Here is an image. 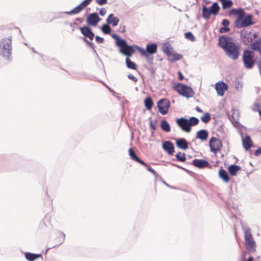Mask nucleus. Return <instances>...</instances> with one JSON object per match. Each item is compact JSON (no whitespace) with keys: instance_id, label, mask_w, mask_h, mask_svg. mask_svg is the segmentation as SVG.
<instances>
[{"instance_id":"obj_1","label":"nucleus","mask_w":261,"mask_h":261,"mask_svg":"<svg viewBox=\"0 0 261 261\" xmlns=\"http://www.w3.org/2000/svg\"><path fill=\"white\" fill-rule=\"evenodd\" d=\"M218 45L225 51L226 56L233 60L238 59L240 53V45L236 44L233 38L227 35L220 36L218 39Z\"/></svg>"},{"instance_id":"obj_2","label":"nucleus","mask_w":261,"mask_h":261,"mask_svg":"<svg viewBox=\"0 0 261 261\" xmlns=\"http://www.w3.org/2000/svg\"><path fill=\"white\" fill-rule=\"evenodd\" d=\"M112 37L116 41V45L119 48V52L122 55L126 56V57H131L135 52V45H130L128 44L125 39L121 38L116 34H111Z\"/></svg>"},{"instance_id":"obj_3","label":"nucleus","mask_w":261,"mask_h":261,"mask_svg":"<svg viewBox=\"0 0 261 261\" xmlns=\"http://www.w3.org/2000/svg\"><path fill=\"white\" fill-rule=\"evenodd\" d=\"M12 39L5 38L0 40V55L5 59L12 60Z\"/></svg>"},{"instance_id":"obj_4","label":"nucleus","mask_w":261,"mask_h":261,"mask_svg":"<svg viewBox=\"0 0 261 261\" xmlns=\"http://www.w3.org/2000/svg\"><path fill=\"white\" fill-rule=\"evenodd\" d=\"M244 240L245 248L250 253H254L256 251V243L252 237L251 229L248 228L244 230Z\"/></svg>"},{"instance_id":"obj_5","label":"nucleus","mask_w":261,"mask_h":261,"mask_svg":"<svg viewBox=\"0 0 261 261\" xmlns=\"http://www.w3.org/2000/svg\"><path fill=\"white\" fill-rule=\"evenodd\" d=\"M242 61L244 66L246 69H252L256 63L253 51L247 49H244L242 55Z\"/></svg>"},{"instance_id":"obj_6","label":"nucleus","mask_w":261,"mask_h":261,"mask_svg":"<svg viewBox=\"0 0 261 261\" xmlns=\"http://www.w3.org/2000/svg\"><path fill=\"white\" fill-rule=\"evenodd\" d=\"M174 89L180 95L186 98L192 97L194 95V91L191 87L181 83L175 85Z\"/></svg>"},{"instance_id":"obj_7","label":"nucleus","mask_w":261,"mask_h":261,"mask_svg":"<svg viewBox=\"0 0 261 261\" xmlns=\"http://www.w3.org/2000/svg\"><path fill=\"white\" fill-rule=\"evenodd\" d=\"M254 23L255 22L253 20V15L251 14H245L239 22H236V27L237 28H245Z\"/></svg>"},{"instance_id":"obj_8","label":"nucleus","mask_w":261,"mask_h":261,"mask_svg":"<svg viewBox=\"0 0 261 261\" xmlns=\"http://www.w3.org/2000/svg\"><path fill=\"white\" fill-rule=\"evenodd\" d=\"M135 47L138 49L141 55L148 58V55H152L155 54L157 51L158 46L154 43H148L146 45V49H144L142 47L135 45Z\"/></svg>"},{"instance_id":"obj_9","label":"nucleus","mask_w":261,"mask_h":261,"mask_svg":"<svg viewBox=\"0 0 261 261\" xmlns=\"http://www.w3.org/2000/svg\"><path fill=\"white\" fill-rule=\"evenodd\" d=\"M170 106V102L167 98H162L157 102V107L159 112L164 115L168 113V109Z\"/></svg>"},{"instance_id":"obj_10","label":"nucleus","mask_w":261,"mask_h":261,"mask_svg":"<svg viewBox=\"0 0 261 261\" xmlns=\"http://www.w3.org/2000/svg\"><path fill=\"white\" fill-rule=\"evenodd\" d=\"M211 151L216 154L222 148V143L220 139L212 137L209 141Z\"/></svg>"},{"instance_id":"obj_11","label":"nucleus","mask_w":261,"mask_h":261,"mask_svg":"<svg viewBox=\"0 0 261 261\" xmlns=\"http://www.w3.org/2000/svg\"><path fill=\"white\" fill-rule=\"evenodd\" d=\"M189 120L185 117L177 118L176 122L179 127L184 132L189 133L191 130Z\"/></svg>"},{"instance_id":"obj_12","label":"nucleus","mask_w":261,"mask_h":261,"mask_svg":"<svg viewBox=\"0 0 261 261\" xmlns=\"http://www.w3.org/2000/svg\"><path fill=\"white\" fill-rule=\"evenodd\" d=\"M101 19L99 17L98 14L95 12L89 14L87 17L86 22L89 26L96 27L97 23L100 21Z\"/></svg>"},{"instance_id":"obj_13","label":"nucleus","mask_w":261,"mask_h":261,"mask_svg":"<svg viewBox=\"0 0 261 261\" xmlns=\"http://www.w3.org/2000/svg\"><path fill=\"white\" fill-rule=\"evenodd\" d=\"M80 30L82 34L84 36V38H88L90 40H92L94 38V34L89 27L84 26L83 27H80Z\"/></svg>"},{"instance_id":"obj_14","label":"nucleus","mask_w":261,"mask_h":261,"mask_svg":"<svg viewBox=\"0 0 261 261\" xmlns=\"http://www.w3.org/2000/svg\"><path fill=\"white\" fill-rule=\"evenodd\" d=\"M242 141L243 147L246 151H250V148L254 146L250 136L247 134L246 135L245 137H242Z\"/></svg>"},{"instance_id":"obj_15","label":"nucleus","mask_w":261,"mask_h":261,"mask_svg":"<svg viewBox=\"0 0 261 261\" xmlns=\"http://www.w3.org/2000/svg\"><path fill=\"white\" fill-rule=\"evenodd\" d=\"M215 89L219 96H223L224 92L228 89V85L224 82H218L215 84Z\"/></svg>"},{"instance_id":"obj_16","label":"nucleus","mask_w":261,"mask_h":261,"mask_svg":"<svg viewBox=\"0 0 261 261\" xmlns=\"http://www.w3.org/2000/svg\"><path fill=\"white\" fill-rule=\"evenodd\" d=\"M92 0H84L79 5L71 10V13L77 14L86 8L91 2Z\"/></svg>"},{"instance_id":"obj_17","label":"nucleus","mask_w":261,"mask_h":261,"mask_svg":"<svg viewBox=\"0 0 261 261\" xmlns=\"http://www.w3.org/2000/svg\"><path fill=\"white\" fill-rule=\"evenodd\" d=\"M188 164L193 165L199 169H203L209 166L208 162L203 159H196L193 160L191 163H188Z\"/></svg>"},{"instance_id":"obj_18","label":"nucleus","mask_w":261,"mask_h":261,"mask_svg":"<svg viewBox=\"0 0 261 261\" xmlns=\"http://www.w3.org/2000/svg\"><path fill=\"white\" fill-rule=\"evenodd\" d=\"M163 149L167 152L169 155H172L174 152V146L170 141H165L162 144Z\"/></svg>"},{"instance_id":"obj_19","label":"nucleus","mask_w":261,"mask_h":261,"mask_svg":"<svg viewBox=\"0 0 261 261\" xmlns=\"http://www.w3.org/2000/svg\"><path fill=\"white\" fill-rule=\"evenodd\" d=\"M175 144L177 147L182 150H186L189 147V142L183 138L175 139Z\"/></svg>"},{"instance_id":"obj_20","label":"nucleus","mask_w":261,"mask_h":261,"mask_svg":"<svg viewBox=\"0 0 261 261\" xmlns=\"http://www.w3.org/2000/svg\"><path fill=\"white\" fill-rule=\"evenodd\" d=\"M128 154L131 160L135 161L141 165H146V163L137 156L133 148H130L128 149Z\"/></svg>"},{"instance_id":"obj_21","label":"nucleus","mask_w":261,"mask_h":261,"mask_svg":"<svg viewBox=\"0 0 261 261\" xmlns=\"http://www.w3.org/2000/svg\"><path fill=\"white\" fill-rule=\"evenodd\" d=\"M106 22L108 24H112L114 27L118 24L119 19L117 17H115L113 13L109 15L106 19Z\"/></svg>"},{"instance_id":"obj_22","label":"nucleus","mask_w":261,"mask_h":261,"mask_svg":"<svg viewBox=\"0 0 261 261\" xmlns=\"http://www.w3.org/2000/svg\"><path fill=\"white\" fill-rule=\"evenodd\" d=\"M251 48L253 50L258 51L259 55L261 56V38L255 40L254 42L250 43Z\"/></svg>"},{"instance_id":"obj_23","label":"nucleus","mask_w":261,"mask_h":261,"mask_svg":"<svg viewBox=\"0 0 261 261\" xmlns=\"http://www.w3.org/2000/svg\"><path fill=\"white\" fill-rule=\"evenodd\" d=\"M208 136V133L206 129H200L196 133V138L199 139L201 141L206 140Z\"/></svg>"},{"instance_id":"obj_24","label":"nucleus","mask_w":261,"mask_h":261,"mask_svg":"<svg viewBox=\"0 0 261 261\" xmlns=\"http://www.w3.org/2000/svg\"><path fill=\"white\" fill-rule=\"evenodd\" d=\"M219 177L225 182H229L230 179L228 173L225 170L223 169L222 167H221L219 171Z\"/></svg>"},{"instance_id":"obj_25","label":"nucleus","mask_w":261,"mask_h":261,"mask_svg":"<svg viewBox=\"0 0 261 261\" xmlns=\"http://www.w3.org/2000/svg\"><path fill=\"white\" fill-rule=\"evenodd\" d=\"M24 256L25 259L28 261H34L37 258L41 256V254L26 252L24 253Z\"/></svg>"},{"instance_id":"obj_26","label":"nucleus","mask_w":261,"mask_h":261,"mask_svg":"<svg viewBox=\"0 0 261 261\" xmlns=\"http://www.w3.org/2000/svg\"><path fill=\"white\" fill-rule=\"evenodd\" d=\"M241 168L240 166L234 164H232L230 165L228 167V171L229 173L231 176H236L237 175L238 171H239L241 169Z\"/></svg>"},{"instance_id":"obj_27","label":"nucleus","mask_w":261,"mask_h":261,"mask_svg":"<svg viewBox=\"0 0 261 261\" xmlns=\"http://www.w3.org/2000/svg\"><path fill=\"white\" fill-rule=\"evenodd\" d=\"M212 14L211 11L207 8L205 5H203L202 7V16L205 19H209L210 15Z\"/></svg>"},{"instance_id":"obj_28","label":"nucleus","mask_w":261,"mask_h":261,"mask_svg":"<svg viewBox=\"0 0 261 261\" xmlns=\"http://www.w3.org/2000/svg\"><path fill=\"white\" fill-rule=\"evenodd\" d=\"M182 58V55L180 54H177L176 51H173L172 53L171 56L169 58L168 60L171 62H175Z\"/></svg>"},{"instance_id":"obj_29","label":"nucleus","mask_w":261,"mask_h":261,"mask_svg":"<svg viewBox=\"0 0 261 261\" xmlns=\"http://www.w3.org/2000/svg\"><path fill=\"white\" fill-rule=\"evenodd\" d=\"M153 102L152 98L148 96L144 100V106L148 110H150L153 106Z\"/></svg>"},{"instance_id":"obj_30","label":"nucleus","mask_w":261,"mask_h":261,"mask_svg":"<svg viewBox=\"0 0 261 261\" xmlns=\"http://www.w3.org/2000/svg\"><path fill=\"white\" fill-rule=\"evenodd\" d=\"M208 9L211 11L213 15H216L218 14L220 8L217 2H214Z\"/></svg>"},{"instance_id":"obj_31","label":"nucleus","mask_w":261,"mask_h":261,"mask_svg":"<svg viewBox=\"0 0 261 261\" xmlns=\"http://www.w3.org/2000/svg\"><path fill=\"white\" fill-rule=\"evenodd\" d=\"M73 77L79 79H90V75L85 72L74 73L73 74Z\"/></svg>"},{"instance_id":"obj_32","label":"nucleus","mask_w":261,"mask_h":261,"mask_svg":"<svg viewBox=\"0 0 261 261\" xmlns=\"http://www.w3.org/2000/svg\"><path fill=\"white\" fill-rule=\"evenodd\" d=\"M71 10L70 11H64V12H57L55 14V18L56 19H61L63 18L65 16V14L72 15H75V13H71Z\"/></svg>"},{"instance_id":"obj_33","label":"nucleus","mask_w":261,"mask_h":261,"mask_svg":"<svg viewBox=\"0 0 261 261\" xmlns=\"http://www.w3.org/2000/svg\"><path fill=\"white\" fill-rule=\"evenodd\" d=\"M129 57H126L125 59V62L126 66L128 68L136 70L137 68L136 64L130 60Z\"/></svg>"},{"instance_id":"obj_34","label":"nucleus","mask_w":261,"mask_h":261,"mask_svg":"<svg viewBox=\"0 0 261 261\" xmlns=\"http://www.w3.org/2000/svg\"><path fill=\"white\" fill-rule=\"evenodd\" d=\"M163 52L166 54V56L168 58H170L171 56L172 51H173V48L171 46L170 44H168L166 45L165 44V47L163 48Z\"/></svg>"},{"instance_id":"obj_35","label":"nucleus","mask_w":261,"mask_h":261,"mask_svg":"<svg viewBox=\"0 0 261 261\" xmlns=\"http://www.w3.org/2000/svg\"><path fill=\"white\" fill-rule=\"evenodd\" d=\"M161 128L166 132H169L171 130L170 126L167 121L163 120L161 122Z\"/></svg>"},{"instance_id":"obj_36","label":"nucleus","mask_w":261,"mask_h":261,"mask_svg":"<svg viewBox=\"0 0 261 261\" xmlns=\"http://www.w3.org/2000/svg\"><path fill=\"white\" fill-rule=\"evenodd\" d=\"M81 39H82L84 42H85L90 47H91L93 49V51L95 55V57L100 60V58L99 57L95 49V45L94 43L90 41H88L86 38H83L82 37H81Z\"/></svg>"},{"instance_id":"obj_37","label":"nucleus","mask_w":261,"mask_h":261,"mask_svg":"<svg viewBox=\"0 0 261 261\" xmlns=\"http://www.w3.org/2000/svg\"><path fill=\"white\" fill-rule=\"evenodd\" d=\"M100 30L104 34H110L112 29L107 23L102 25L100 28Z\"/></svg>"},{"instance_id":"obj_38","label":"nucleus","mask_w":261,"mask_h":261,"mask_svg":"<svg viewBox=\"0 0 261 261\" xmlns=\"http://www.w3.org/2000/svg\"><path fill=\"white\" fill-rule=\"evenodd\" d=\"M239 112L238 111H233L231 115L232 119H230L232 123H236L238 125H240L239 122Z\"/></svg>"},{"instance_id":"obj_39","label":"nucleus","mask_w":261,"mask_h":261,"mask_svg":"<svg viewBox=\"0 0 261 261\" xmlns=\"http://www.w3.org/2000/svg\"><path fill=\"white\" fill-rule=\"evenodd\" d=\"M242 42L245 45H250L253 40L252 34H250L248 36H245V37L241 39Z\"/></svg>"},{"instance_id":"obj_40","label":"nucleus","mask_w":261,"mask_h":261,"mask_svg":"<svg viewBox=\"0 0 261 261\" xmlns=\"http://www.w3.org/2000/svg\"><path fill=\"white\" fill-rule=\"evenodd\" d=\"M175 157L176 160L178 162H184L186 160V154L185 153L179 152L176 154Z\"/></svg>"},{"instance_id":"obj_41","label":"nucleus","mask_w":261,"mask_h":261,"mask_svg":"<svg viewBox=\"0 0 261 261\" xmlns=\"http://www.w3.org/2000/svg\"><path fill=\"white\" fill-rule=\"evenodd\" d=\"M245 12L244 11V9L242 8H239L238 9H237V16H238L237 18L236 19V21H235V22H239V21H240V19L243 17L244 16V15L245 14Z\"/></svg>"},{"instance_id":"obj_42","label":"nucleus","mask_w":261,"mask_h":261,"mask_svg":"<svg viewBox=\"0 0 261 261\" xmlns=\"http://www.w3.org/2000/svg\"><path fill=\"white\" fill-rule=\"evenodd\" d=\"M211 115L209 113L206 112L201 117V120L204 123H207L211 120Z\"/></svg>"},{"instance_id":"obj_43","label":"nucleus","mask_w":261,"mask_h":261,"mask_svg":"<svg viewBox=\"0 0 261 261\" xmlns=\"http://www.w3.org/2000/svg\"><path fill=\"white\" fill-rule=\"evenodd\" d=\"M188 120L191 127L197 125L199 122V119L194 116L191 117Z\"/></svg>"},{"instance_id":"obj_44","label":"nucleus","mask_w":261,"mask_h":261,"mask_svg":"<svg viewBox=\"0 0 261 261\" xmlns=\"http://www.w3.org/2000/svg\"><path fill=\"white\" fill-rule=\"evenodd\" d=\"M60 233L62 236V239L60 241V242L58 244H57L56 245H54V246H53L51 247L47 248L46 250V252L47 251H48L49 249H50L51 248H55V247H56L57 246H60V245H61L63 243V242L65 241V234L63 232H61Z\"/></svg>"},{"instance_id":"obj_45","label":"nucleus","mask_w":261,"mask_h":261,"mask_svg":"<svg viewBox=\"0 0 261 261\" xmlns=\"http://www.w3.org/2000/svg\"><path fill=\"white\" fill-rule=\"evenodd\" d=\"M185 37L191 41H194L195 40V37L194 36V35L191 32H188L185 33L184 34Z\"/></svg>"},{"instance_id":"obj_46","label":"nucleus","mask_w":261,"mask_h":261,"mask_svg":"<svg viewBox=\"0 0 261 261\" xmlns=\"http://www.w3.org/2000/svg\"><path fill=\"white\" fill-rule=\"evenodd\" d=\"M251 34V33L250 31H249L246 29H243L240 32V39H241L242 38L245 37V36H248L249 35H250Z\"/></svg>"},{"instance_id":"obj_47","label":"nucleus","mask_w":261,"mask_h":261,"mask_svg":"<svg viewBox=\"0 0 261 261\" xmlns=\"http://www.w3.org/2000/svg\"><path fill=\"white\" fill-rule=\"evenodd\" d=\"M149 119L150 120L149 122V126L150 128L152 130H154L156 129V124H157V120L154 119L153 121H152L151 120V118H149Z\"/></svg>"},{"instance_id":"obj_48","label":"nucleus","mask_w":261,"mask_h":261,"mask_svg":"<svg viewBox=\"0 0 261 261\" xmlns=\"http://www.w3.org/2000/svg\"><path fill=\"white\" fill-rule=\"evenodd\" d=\"M143 166H145L146 167V169L148 171L152 173L155 177H157L158 176V174L156 172V171L150 166H149L148 165H143Z\"/></svg>"},{"instance_id":"obj_49","label":"nucleus","mask_w":261,"mask_h":261,"mask_svg":"<svg viewBox=\"0 0 261 261\" xmlns=\"http://www.w3.org/2000/svg\"><path fill=\"white\" fill-rule=\"evenodd\" d=\"M235 87L237 91H240L242 89V83L239 80L235 82Z\"/></svg>"},{"instance_id":"obj_50","label":"nucleus","mask_w":261,"mask_h":261,"mask_svg":"<svg viewBox=\"0 0 261 261\" xmlns=\"http://www.w3.org/2000/svg\"><path fill=\"white\" fill-rule=\"evenodd\" d=\"M230 30L229 27H222L219 29V32L220 33H225L228 32Z\"/></svg>"},{"instance_id":"obj_51","label":"nucleus","mask_w":261,"mask_h":261,"mask_svg":"<svg viewBox=\"0 0 261 261\" xmlns=\"http://www.w3.org/2000/svg\"><path fill=\"white\" fill-rule=\"evenodd\" d=\"M95 38L96 42L98 43H102L104 42V39L102 37L99 36H96Z\"/></svg>"},{"instance_id":"obj_52","label":"nucleus","mask_w":261,"mask_h":261,"mask_svg":"<svg viewBox=\"0 0 261 261\" xmlns=\"http://www.w3.org/2000/svg\"><path fill=\"white\" fill-rule=\"evenodd\" d=\"M229 23V21L227 19H224L222 21V24L225 27H228Z\"/></svg>"},{"instance_id":"obj_53","label":"nucleus","mask_w":261,"mask_h":261,"mask_svg":"<svg viewBox=\"0 0 261 261\" xmlns=\"http://www.w3.org/2000/svg\"><path fill=\"white\" fill-rule=\"evenodd\" d=\"M127 77L135 83L138 81V79L136 76H134L132 74H129L127 75Z\"/></svg>"},{"instance_id":"obj_54","label":"nucleus","mask_w":261,"mask_h":261,"mask_svg":"<svg viewBox=\"0 0 261 261\" xmlns=\"http://www.w3.org/2000/svg\"><path fill=\"white\" fill-rule=\"evenodd\" d=\"M237 9H234V8L231 9L228 12L229 15H233L237 16Z\"/></svg>"},{"instance_id":"obj_55","label":"nucleus","mask_w":261,"mask_h":261,"mask_svg":"<svg viewBox=\"0 0 261 261\" xmlns=\"http://www.w3.org/2000/svg\"><path fill=\"white\" fill-rule=\"evenodd\" d=\"M45 194H46V200L48 201L47 205H48L49 206L51 207V206H52L51 200H50L49 199L50 198H49V195H48V194L47 191H46V192Z\"/></svg>"},{"instance_id":"obj_56","label":"nucleus","mask_w":261,"mask_h":261,"mask_svg":"<svg viewBox=\"0 0 261 261\" xmlns=\"http://www.w3.org/2000/svg\"><path fill=\"white\" fill-rule=\"evenodd\" d=\"M108 0H96V3L99 5L102 6L107 3Z\"/></svg>"},{"instance_id":"obj_57","label":"nucleus","mask_w":261,"mask_h":261,"mask_svg":"<svg viewBox=\"0 0 261 261\" xmlns=\"http://www.w3.org/2000/svg\"><path fill=\"white\" fill-rule=\"evenodd\" d=\"M106 10L104 8H102L100 9L99 14L100 16H103L106 14Z\"/></svg>"},{"instance_id":"obj_58","label":"nucleus","mask_w":261,"mask_h":261,"mask_svg":"<svg viewBox=\"0 0 261 261\" xmlns=\"http://www.w3.org/2000/svg\"><path fill=\"white\" fill-rule=\"evenodd\" d=\"M261 154V147L258 148L254 152V155L256 156H259Z\"/></svg>"},{"instance_id":"obj_59","label":"nucleus","mask_w":261,"mask_h":261,"mask_svg":"<svg viewBox=\"0 0 261 261\" xmlns=\"http://www.w3.org/2000/svg\"><path fill=\"white\" fill-rule=\"evenodd\" d=\"M178 79L180 81H181L184 79V76L181 71H178Z\"/></svg>"},{"instance_id":"obj_60","label":"nucleus","mask_w":261,"mask_h":261,"mask_svg":"<svg viewBox=\"0 0 261 261\" xmlns=\"http://www.w3.org/2000/svg\"><path fill=\"white\" fill-rule=\"evenodd\" d=\"M243 261H253V257L252 256H250L247 260L245 259V258L243 257Z\"/></svg>"},{"instance_id":"obj_61","label":"nucleus","mask_w":261,"mask_h":261,"mask_svg":"<svg viewBox=\"0 0 261 261\" xmlns=\"http://www.w3.org/2000/svg\"><path fill=\"white\" fill-rule=\"evenodd\" d=\"M195 110L198 112H199V113H202L203 112L201 108H200L199 107H198V106L196 107Z\"/></svg>"},{"instance_id":"obj_62","label":"nucleus","mask_w":261,"mask_h":261,"mask_svg":"<svg viewBox=\"0 0 261 261\" xmlns=\"http://www.w3.org/2000/svg\"><path fill=\"white\" fill-rule=\"evenodd\" d=\"M147 58V61L149 63L152 64L153 62V58H149V56Z\"/></svg>"},{"instance_id":"obj_63","label":"nucleus","mask_w":261,"mask_h":261,"mask_svg":"<svg viewBox=\"0 0 261 261\" xmlns=\"http://www.w3.org/2000/svg\"><path fill=\"white\" fill-rule=\"evenodd\" d=\"M170 164L171 165H172L173 166H175V167H177V168H179V169H182V167H181V166H179V165H176V164H173V163H170Z\"/></svg>"},{"instance_id":"obj_64","label":"nucleus","mask_w":261,"mask_h":261,"mask_svg":"<svg viewBox=\"0 0 261 261\" xmlns=\"http://www.w3.org/2000/svg\"><path fill=\"white\" fill-rule=\"evenodd\" d=\"M120 32L122 33H124L126 32V27L125 25H123L122 27V30L120 31Z\"/></svg>"}]
</instances>
